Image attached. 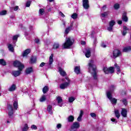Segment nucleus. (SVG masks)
<instances>
[{"mask_svg": "<svg viewBox=\"0 0 131 131\" xmlns=\"http://www.w3.org/2000/svg\"><path fill=\"white\" fill-rule=\"evenodd\" d=\"M90 115H96V113H91L90 114Z\"/></svg>", "mask_w": 131, "mask_h": 131, "instance_id": "nucleus-62", "label": "nucleus"}, {"mask_svg": "<svg viewBox=\"0 0 131 131\" xmlns=\"http://www.w3.org/2000/svg\"><path fill=\"white\" fill-rule=\"evenodd\" d=\"M121 101L122 102L123 104L125 105V106H126V105H127V101L126 100V99H124L122 100H121Z\"/></svg>", "mask_w": 131, "mask_h": 131, "instance_id": "nucleus-42", "label": "nucleus"}, {"mask_svg": "<svg viewBox=\"0 0 131 131\" xmlns=\"http://www.w3.org/2000/svg\"><path fill=\"white\" fill-rule=\"evenodd\" d=\"M74 71L76 74L80 73V66H76L75 67Z\"/></svg>", "mask_w": 131, "mask_h": 131, "instance_id": "nucleus-19", "label": "nucleus"}, {"mask_svg": "<svg viewBox=\"0 0 131 131\" xmlns=\"http://www.w3.org/2000/svg\"><path fill=\"white\" fill-rule=\"evenodd\" d=\"M13 65L15 67L18 68V70L13 71L12 72V75L14 76V77H17L21 74V72L24 68V64H23L20 61L16 60L13 62Z\"/></svg>", "mask_w": 131, "mask_h": 131, "instance_id": "nucleus-2", "label": "nucleus"}, {"mask_svg": "<svg viewBox=\"0 0 131 131\" xmlns=\"http://www.w3.org/2000/svg\"><path fill=\"white\" fill-rule=\"evenodd\" d=\"M74 100H75V99L74 98V97H70V98H69V102L70 103H72V102H73V101H74Z\"/></svg>", "mask_w": 131, "mask_h": 131, "instance_id": "nucleus-41", "label": "nucleus"}, {"mask_svg": "<svg viewBox=\"0 0 131 131\" xmlns=\"http://www.w3.org/2000/svg\"><path fill=\"white\" fill-rule=\"evenodd\" d=\"M92 118L96 119V115H91Z\"/></svg>", "mask_w": 131, "mask_h": 131, "instance_id": "nucleus-61", "label": "nucleus"}, {"mask_svg": "<svg viewBox=\"0 0 131 131\" xmlns=\"http://www.w3.org/2000/svg\"><path fill=\"white\" fill-rule=\"evenodd\" d=\"M85 55L86 58H90L91 57V48H88L86 50Z\"/></svg>", "mask_w": 131, "mask_h": 131, "instance_id": "nucleus-15", "label": "nucleus"}, {"mask_svg": "<svg viewBox=\"0 0 131 131\" xmlns=\"http://www.w3.org/2000/svg\"><path fill=\"white\" fill-rule=\"evenodd\" d=\"M127 114V111L125 108H122L121 112V115H126Z\"/></svg>", "mask_w": 131, "mask_h": 131, "instance_id": "nucleus-28", "label": "nucleus"}, {"mask_svg": "<svg viewBox=\"0 0 131 131\" xmlns=\"http://www.w3.org/2000/svg\"><path fill=\"white\" fill-rule=\"evenodd\" d=\"M115 68L117 69V72H120V68L117 64H115Z\"/></svg>", "mask_w": 131, "mask_h": 131, "instance_id": "nucleus-39", "label": "nucleus"}, {"mask_svg": "<svg viewBox=\"0 0 131 131\" xmlns=\"http://www.w3.org/2000/svg\"><path fill=\"white\" fill-rule=\"evenodd\" d=\"M95 34V32H92L90 35L91 37H94V35Z\"/></svg>", "mask_w": 131, "mask_h": 131, "instance_id": "nucleus-54", "label": "nucleus"}, {"mask_svg": "<svg viewBox=\"0 0 131 131\" xmlns=\"http://www.w3.org/2000/svg\"><path fill=\"white\" fill-rule=\"evenodd\" d=\"M39 15H43L45 14V9L41 8L39 10Z\"/></svg>", "mask_w": 131, "mask_h": 131, "instance_id": "nucleus-34", "label": "nucleus"}, {"mask_svg": "<svg viewBox=\"0 0 131 131\" xmlns=\"http://www.w3.org/2000/svg\"><path fill=\"white\" fill-rule=\"evenodd\" d=\"M30 49H27L23 53V57H27V55L30 53Z\"/></svg>", "mask_w": 131, "mask_h": 131, "instance_id": "nucleus-16", "label": "nucleus"}, {"mask_svg": "<svg viewBox=\"0 0 131 131\" xmlns=\"http://www.w3.org/2000/svg\"><path fill=\"white\" fill-rule=\"evenodd\" d=\"M64 82L61 83L59 85V88L61 90H65V89H67L68 86L70 85V80L68 77H66V79L64 80Z\"/></svg>", "mask_w": 131, "mask_h": 131, "instance_id": "nucleus-5", "label": "nucleus"}, {"mask_svg": "<svg viewBox=\"0 0 131 131\" xmlns=\"http://www.w3.org/2000/svg\"><path fill=\"white\" fill-rule=\"evenodd\" d=\"M82 118V116L80 115L77 118V121H81V118Z\"/></svg>", "mask_w": 131, "mask_h": 131, "instance_id": "nucleus-47", "label": "nucleus"}, {"mask_svg": "<svg viewBox=\"0 0 131 131\" xmlns=\"http://www.w3.org/2000/svg\"><path fill=\"white\" fill-rule=\"evenodd\" d=\"M103 71L105 74H109V73H114V67H111L108 68H104Z\"/></svg>", "mask_w": 131, "mask_h": 131, "instance_id": "nucleus-6", "label": "nucleus"}, {"mask_svg": "<svg viewBox=\"0 0 131 131\" xmlns=\"http://www.w3.org/2000/svg\"><path fill=\"white\" fill-rule=\"evenodd\" d=\"M8 46V49L9 50V52H11V53H14V46H13V45L11 43H8L7 45Z\"/></svg>", "mask_w": 131, "mask_h": 131, "instance_id": "nucleus-14", "label": "nucleus"}, {"mask_svg": "<svg viewBox=\"0 0 131 131\" xmlns=\"http://www.w3.org/2000/svg\"><path fill=\"white\" fill-rule=\"evenodd\" d=\"M53 109V106L52 105H49L47 107L48 111L49 112L50 114H52V110Z\"/></svg>", "mask_w": 131, "mask_h": 131, "instance_id": "nucleus-30", "label": "nucleus"}, {"mask_svg": "<svg viewBox=\"0 0 131 131\" xmlns=\"http://www.w3.org/2000/svg\"><path fill=\"white\" fill-rule=\"evenodd\" d=\"M0 65H2L3 66H6L7 65V62L5 61V59H0Z\"/></svg>", "mask_w": 131, "mask_h": 131, "instance_id": "nucleus-26", "label": "nucleus"}, {"mask_svg": "<svg viewBox=\"0 0 131 131\" xmlns=\"http://www.w3.org/2000/svg\"><path fill=\"white\" fill-rule=\"evenodd\" d=\"M115 89V86L112 85L111 86V91L106 92V96L113 105H116V103H117V99H116L115 98L112 97V92Z\"/></svg>", "mask_w": 131, "mask_h": 131, "instance_id": "nucleus-3", "label": "nucleus"}, {"mask_svg": "<svg viewBox=\"0 0 131 131\" xmlns=\"http://www.w3.org/2000/svg\"><path fill=\"white\" fill-rule=\"evenodd\" d=\"M88 69L89 70V72L91 73L93 79L95 80H97L98 79V75L97 74V67H96V64H95V62L94 60H90L88 63Z\"/></svg>", "mask_w": 131, "mask_h": 131, "instance_id": "nucleus-1", "label": "nucleus"}, {"mask_svg": "<svg viewBox=\"0 0 131 131\" xmlns=\"http://www.w3.org/2000/svg\"><path fill=\"white\" fill-rule=\"evenodd\" d=\"M46 65V63L45 62H42L40 63L39 67H43V66H45Z\"/></svg>", "mask_w": 131, "mask_h": 131, "instance_id": "nucleus-50", "label": "nucleus"}, {"mask_svg": "<svg viewBox=\"0 0 131 131\" xmlns=\"http://www.w3.org/2000/svg\"><path fill=\"white\" fill-rule=\"evenodd\" d=\"M118 24H119V25L122 24V21H121V20H119V21H118Z\"/></svg>", "mask_w": 131, "mask_h": 131, "instance_id": "nucleus-60", "label": "nucleus"}, {"mask_svg": "<svg viewBox=\"0 0 131 131\" xmlns=\"http://www.w3.org/2000/svg\"><path fill=\"white\" fill-rule=\"evenodd\" d=\"M83 114H84V113H83V111L82 110H81L80 111V114L79 115H83Z\"/></svg>", "mask_w": 131, "mask_h": 131, "instance_id": "nucleus-56", "label": "nucleus"}, {"mask_svg": "<svg viewBox=\"0 0 131 131\" xmlns=\"http://www.w3.org/2000/svg\"><path fill=\"white\" fill-rule=\"evenodd\" d=\"M58 72H59L60 75L61 76H66L67 75V74L66 73V72L63 70V69L61 68H58Z\"/></svg>", "mask_w": 131, "mask_h": 131, "instance_id": "nucleus-11", "label": "nucleus"}, {"mask_svg": "<svg viewBox=\"0 0 131 131\" xmlns=\"http://www.w3.org/2000/svg\"><path fill=\"white\" fill-rule=\"evenodd\" d=\"M106 6H104L103 7H102V11H105V10H106Z\"/></svg>", "mask_w": 131, "mask_h": 131, "instance_id": "nucleus-55", "label": "nucleus"}, {"mask_svg": "<svg viewBox=\"0 0 131 131\" xmlns=\"http://www.w3.org/2000/svg\"><path fill=\"white\" fill-rule=\"evenodd\" d=\"M61 126H62V125H61V124H58L57 125V128H61Z\"/></svg>", "mask_w": 131, "mask_h": 131, "instance_id": "nucleus-53", "label": "nucleus"}, {"mask_svg": "<svg viewBox=\"0 0 131 131\" xmlns=\"http://www.w3.org/2000/svg\"><path fill=\"white\" fill-rule=\"evenodd\" d=\"M131 51V46H127L124 47L123 49V52H125V53H127V52H129Z\"/></svg>", "mask_w": 131, "mask_h": 131, "instance_id": "nucleus-22", "label": "nucleus"}, {"mask_svg": "<svg viewBox=\"0 0 131 131\" xmlns=\"http://www.w3.org/2000/svg\"><path fill=\"white\" fill-rule=\"evenodd\" d=\"M59 47H60V45L59 43H55L53 45V49H59Z\"/></svg>", "mask_w": 131, "mask_h": 131, "instance_id": "nucleus-33", "label": "nucleus"}, {"mask_svg": "<svg viewBox=\"0 0 131 131\" xmlns=\"http://www.w3.org/2000/svg\"><path fill=\"white\" fill-rule=\"evenodd\" d=\"M101 46L102 48H106V47H107V45H105L104 43H102Z\"/></svg>", "mask_w": 131, "mask_h": 131, "instance_id": "nucleus-51", "label": "nucleus"}, {"mask_svg": "<svg viewBox=\"0 0 131 131\" xmlns=\"http://www.w3.org/2000/svg\"><path fill=\"white\" fill-rule=\"evenodd\" d=\"M59 15L61 16V17H62V18H64L65 17V15L62 13V12H59Z\"/></svg>", "mask_w": 131, "mask_h": 131, "instance_id": "nucleus-49", "label": "nucleus"}, {"mask_svg": "<svg viewBox=\"0 0 131 131\" xmlns=\"http://www.w3.org/2000/svg\"><path fill=\"white\" fill-rule=\"evenodd\" d=\"M36 57L32 56L30 59V64H34V63H36Z\"/></svg>", "mask_w": 131, "mask_h": 131, "instance_id": "nucleus-20", "label": "nucleus"}, {"mask_svg": "<svg viewBox=\"0 0 131 131\" xmlns=\"http://www.w3.org/2000/svg\"><path fill=\"white\" fill-rule=\"evenodd\" d=\"M82 3L83 8H84L85 10H88L90 8L89 0H82Z\"/></svg>", "mask_w": 131, "mask_h": 131, "instance_id": "nucleus-9", "label": "nucleus"}, {"mask_svg": "<svg viewBox=\"0 0 131 131\" xmlns=\"http://www.w3.org/2000/svg\"><path fill=\"white\" fill-rule=\"evenodd\" d=\"M71 27H72V26H71L70 27H68L66 29V34H68V33H69V31H70V28H71Z\"/></svg>", "mask_w": 131, "mask_h": 131, "instance_id": "nucleus-38", "label": "nucleus"}, {"mask_svg": "<svg viewBox=\"0 0 131 131\" xmlns=\"http://www.w3.org/2000/svg\"><path fill=\"white\" fill-rule=\"evenodd\" d=\"M7 11L6 10H3L0 12V16H4L5 15H7Z\"/></svg>", "mask_w": 131, "mask_h": 131, "instance_id": "nucleus-36", "label": "nucleus"}, {"mask_svg": "<svg viewBox=\"0 0 131 131\" xmlns=\"http://www.w3.org/2000/svg\"><path fill=\"white\" fill-rule=\"evenodd\" d=\"M109 15V11L104 12L100 14V17L102 18H105V17H107V15Z\"/></svg>", "mask_w": 131, "mask_h": 131, "instance_id": "nucleus-24", "label": "nucleus"}, {"mask_svg": "<svg viewBox=\"0 0 131 131\" xmlns=\"http://www.w3.org/2000/svg\"><path fill=\"white\" fill-rule=\"evenodd\" d=\"M120 7V5L118 4H116L114 6L115 10H118V8Z\"/></svg>", "mask_w": 131, "mask_h": 131, "instance_id": "nucleus-40", "label": "nucleus"}, {"mask_svg": "<svg viewBox=\"0 0 131 131\" xmlns=\"http://www.w3.org/2000/svg\"><path fill=\"white\" fill-rule=\"evenodd\" d=\"M31 72H33V68L32 67H29L26 69V73L27 74H30Z\"/></svg>", "mask_w": 131, "mask_h": 131, "instance_id": "nucleus-17", "label": "nucleus"}, {"mask_svg": "<svg viewBox=\"0 0 131 131\" xmlns=\"http://www.w3.org/2000/svg\"><path fill=\"white\" fill-rule=\"evenodd\" d=\"M121 55V52L118 50H115L113 52L112 58L113 59H116L117 57Z\"/></svg>", "mask_w": 131, "mask_h": 131, "instance_id": "nucleus-7", "label": "nucleus"}, {"mask_svg": "<svg viewBox=\"0 0 131 131\" xmlns=\"http://www.w3.org/2000/svg\"><path fill=\"white\" fill-rule=\"evenodd\" d=\"M18 37H19V35H15L13 36V40H17V39H18Z\"/></svg>", "mask_w": 131, "mask_h": 131, "instance_id": "nucleus-43", "label": "nucleus"}, {"mask_svg": "<svg viewBox=\"0 0 131 131\" xmlns=\"http://www.w3.org/2000/svg\"><path fill=\"white\" fill-rule=\"evenodd\" d=\"M74 42V39L71 37L66 38V40L64 43H63L62 47L63 49H70L71 46L73 45Z\"/></svg>", "mask_w": 131, "mask_h": 131, "instance_id": "nucleus-4", "label": "nucleus"}, {"mask_svg": "<svg viewBox=\"0 0 131 131\" xmlns=\"http://www.w3.org/2000/svg\"><path fill=\"white\" fill-rule=\"evenodd\" d=\"M80 126V124L77 122H74L71 127V130H75L74 128H79Z\"/></svg>", "mask_w": 131, "mask_h": 131, "instance_id": "nucleus-10", "label": "nucleus"}, {"mask_svg": "<svg viewBox=\"0 0 131 131\" xmlns=\"http://www.w3.org/2000/svg\"><path fill=\"white\" fill-rule=\"evenodd\" d=\"M56 100L57 101L58 104H59V106H60V107H62V103H63V99H62V97L60 96L57 97Z\"/></svg>", "mask_w": 131, "mask_h": 131, "instance_id": "nucleus-12", "label": "nucleus"}, {"mask_svg": "<svg viewBox=\"0 0 131 131\" xmlns=\"http://www.w3.org/2000/svg\"><path fill=\"white\" fill-rule=\"evenodd\" d=\"M68 121L69 122H73L74 121V117L73 116H70L68 118Z\"/></svg>", "mask_w": 131, "mask_h": 131, "instance_id": "nucleus-25", "label": "nucleus"}, {"mask_svg": "<svg viewBox=\"0 0 131 131\" xmlns=\"http://www.w3.org/2000/svg\"><path fill=\"white\" fill-rule=\"evenodd\" d=\"M9 109V115H13L14 114V110H13V106L11 105H8Z\"/></svg>", "mask_w": 131, "mask_h": 131, "instance_id": "nucleus-13", "label": "nucleus"}, {"mask_svg": "<svg viewBox=\"0 0 131 131\" xmlns=\"http://www.w3.org/2000/svg\"><path fill=\"white\" fill-rule=\"evenodd\" d=\"M48 91H49V87L48 86H45L42 89V92L43 94L47 93Z\"/></svg>", "mask_w": 131, "mask_h": 131, "instance_id": "nucleus-29", "label": "nucleus"}, {"mask_svg": "<svg viewBox=\"0 0 131 131\" xmlns=\"http://www.w3.org/2000/svg\"><path fill=\"white\" fill-rule=\"evenodd\" d=\"M117 118H119L120 117V115H117L116 116Z\"/></svg>", "mask_w": 131, "mask_h": 131, "instance_id": "nucleus-64", "label": "nucleus"}, {"mask_svg": "<svg viewBox=\"0 0 131 131\" xmlns=\"http://www.w3.org/2000/svg\"><path fill=\"white\" fill-rule=\"evenodd\" d=\"M81 45H82V46H84V45H85V41H81Z\"/></svg>", "mask_w": 131, "mask_h": 131, "instance_id": "nucleus-57", "label": "nucleus"}, {"mask_svg": "<svg viewBox=\"0 0 131 131\" xmlns=\"http://www.w3.org/2000/svg\"><path fill=\"white\" fill-rule=\"evenodd\" d=\"M53 57H54V54H51L49 57L50 65H51V64H53V62H54V60L53 59Z\"/></svg>", "mask_w": 131, "mask_h": 131, "instance_id": "nucleus-27", "label": "nucleus"}, {"mask_svg": "<svg viewBox=\"0 0 131 131\" xmlns=\"http://www.w3.org/2000/svg\"><path fill=\"white\" fill-rule=\"evenodd\" d=\"M16 90V85L15 84H13L8 89L9 92H14Z\"/></svg>", "mask_w": 131, "mask_h": 131, "instance_id": "nucleus-21", "label": "nucleus"}, {"mask_svg": "<svg viewBox=\"0 0 131 131\" xmlns=\"http://www.w3.org/2000/svg\"><path fill=\"white\" fill-rule=\"evenodd\" d=\"M122 20L125 22H127V16H126V13L124 12L122 15Z\"/></svg>", "mask_w": 131, "mask_h": 131, "instance_id": "nucleus-23", "label": "nucleus"}, {"mask_svg": "<svg viewBox=\"0 0 131 131\" xmlns=\"http://www.w3.org/2000/svg\"><path fill=\"white\" fill-rule=\"evenodd\" d=\"M115 114L116 115H119V111L118 110H115Z\"/></svg>", "mask_w": 131, "mask_h": 131, "instance_id": "nucleus-48", "label": "nucleus"}, {"mask_svg": "<svg viewBox=\"0 0 131 131\" xmlns=\"http://www.w3.org/2000/svg\"><path fill=\"white\" fill-rule=\"evenodd\" d=\"M46 99H47V98L46 97V95H42L40 98V102H45V101H46Z\"/></svg>", "mask_w": 131, "mask_h": 131, "instance_id": "nucleus-32", "label": "nucleus"}, {"mask_svg": "<svg viewBox=\"0 0 131 131\" xmlns=\"http://www.w3.org/2000/svg\"><path fill=\"white\" fill-rule=\"evenodd\" d=\"M115 21L111 20L109 23L108 26L107 28V29L108 31H112L113 30V26L115 25Z\"/></svg>", "mask_w": 131, "mask_h": 131, "instance_id": "nucleus-8", "label": "nucleus"}, {"mask_svg": "<svg viewBox=\"0 0 131 131\" xmlns=\"http://www.w3.org/2000/svg\"><path fill=\"white\" fill-rule=\"evenodd\" d=\"M111 121H112V122H114L115 123H117V121L115 118H111Z\"/></svg>", "mask_w": 131, "mask_h": 131, "instance_id": "nucleus-45", "label": "nucleus"}, {"mask_svg": "<svg viewBox=\"0 0 131 131\" xmlns=\"http://www.w3.org/2000/svg\"><path fill=\"white\" fill-rule=\"evenodd\" d=\"M19 9V7L18 6H15L14 7V11H18Z\"/></svg>", "mask_w": 131, "mask_h": 131, "instance_id": "nucleus-52", "label": "nucleus"}, {"mask_svg": "<svg viewBox=\"0 0 131 131\" xmlns=\"http://www.w3.org/2000/svg\"><path fill=\"white\" fill-rule=\"evenodd\" d=\"M127 31H128V28H127L126 26H123L122 35H125L127 33Z\"/></svg>", "mask_w": 131, "mask_h": 131, "instance_id": "nucleus-18", "label": "nucleus"}, {"mask_svg": "<svg viewBox=\"0 0 131 131\" xmlns=\"http://www.w3.org/2000/svg\"><path fill=\"white\" fill-rule=\"evenodd\" d=\"M77 16L78 15L76 13H74L72 15L71 18H72V19H77Z\"/></svg>", "mask_w": 131, "mask_h": 131, "instance_id": "nucleus-37", "label": "nucleus"}, {"mask_svg": "<svg viewBox=\"0 0 131 131\" xmlns=\"http://www.w3.org/2000/svg\"><path fill=\"white\" fill-rule=\"evenodd\" d=\"M28 130V125L27 124H25V126L23 128V131H27Z\"/></svg>", "mask_w": 131, "mask_h": 131, "instance_id": "nucleus-35", "label": "nucleus"}, {"mask_svg": "<svg viewBox=\"0 0 131 131\" xmlns=\"http://www.w3.org/2000/svg\"><path fill=\"white\" fill-rule=\"evenodd\" d=\"M52 11V9L51 8L48 9V12H51Z\"/></svg>", "mask_w": 131, "mask_h": 131, "instance_id": "nucleus-63", "label": "nucleus"}, {"mask_svg": "<svg viewBox=\"0 0 131 131\" xmlns=\"http://www.w3.org/2000/svg\"><path fill=\"white\" fill-rule=\"evenodd\" d=\"M13 106H14V108L15 110H17V109H18V102L14 101V102L13 103Z\"/></svg>", "mask_w": 131, "mask_h": 131, "instance_id": "nucleus-31", "label": "nucleus"}, {"mask_svg": "<svg viewBox=\"0 0 131 131\" xmlns=\"http://www.w3.org/2000/svg\"><path fill=\"white\" fill-rule=\"evenodd\" d=\"M35 42L38 43V42H39V39H35Z\"/></svg>", "mask_w": 131, "mask_h": 131, "instance_id": "nucleus-58", "label": "nucleus"}, {"mask_svg": "<svg viewBox=\"0 0 131 131\" xmlns=\"http://www.w3.org/2000/svg\"><path fill=\"white\" fill-rule=\"evenodd\" d=\"M31 4V2L30 1H28L26 3V7H30V4Z\"/></svg>", "mask_w": 131, "mask_h": 131, "instance_id": "nucleus-46", "label": "nucleus"}, {"mask_svg": "<svg viewBox=\"0 0 131 131\" xmlns=\"http://www.w3.org/2000/svg\"><path fill=\"white\" fill-rule=\"evenodd\" d=\"M94 45H96V43H97V39L96 38H95L94 39Z\"/></svg>", "mask_w": 131, "mask_h": 131, "instance_id": "nucleus-59", "label": "nucleus"}, {"mask_svg": "<svg viewBox=\"0 0 131 131\" xmlns=\"http://www.w3.org/2000/svg\"><path fill=\"white\" fill-rule=\"evenodd\" d=\"M31 128H32V129H37V126H36V125H32L31 127Z\"/></svg>", "mask_w": 131, "mask_h": 131, "instance_id": "nucleus-44", "label": "nucleus"}]
</instances>
